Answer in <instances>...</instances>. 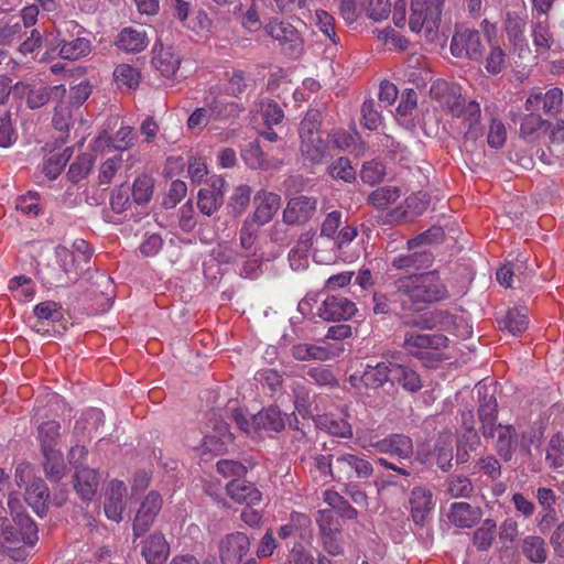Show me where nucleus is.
I'll return each instance as SVG.
<instances>
[{"mask_svg":"<svg viewBox=\"0 0 564 564\" xmlns=\"http://www.w3.org/2000/svg\"><path fill=\"white\" fill-rule=\"evenodd\" d=\"M392 361H381L376 366H367L361 380L368 388L378 389L386 382H391Z\"/></svg>","mask_w":564,"mask_h":564,"instance_id":"nucleus-37","label":"nucleus"},{"mask_svg":"<svg viewBox=\"0 0 564 564\" xmlns=\"http://www.w3.org/2000/svg\"><path fill=\"white\" fill-rule=\"evenodd\" d=\"M237 108V105L234 102L227 104L225 106L215 102L207 107L197 108L187 120V127L191 130H202L206 127L210 119L218 120L224 119L231 115Z\"/></svg>","mask_w":564,"mask_h":564,"instance_id":"nucleus-18","label":"nucleus"},{"mask_svg":"<svg viewBox=\"0 0 564 564\" xmlns=\"http://www.w3.org/2000/svg\"><path fill=\"white\" fill-rule=\"evenodd\" d=\"M448 346L447 336L441 333L425 334L417 330L405 332L402 344V348L409 356L427 368H435L448 358L446 355Z\"/></svg>","mask_w":564,"mask_h":564,"instance_id":"nucleus-2","label":"nucleus"},{"mask_svg":"<svg viewBox=\"0 0 564 564\" xmlns=\"http://www.w3.org/2000/svg\"><path fill=\"white\" fill-rule=\"evenodd\" d=\"M48 497V488L42 479L34 480L25 490L26 501L39 516L44 512Z\"/></svg>","mask_w":564,"mask_h":564,"instance_id":"nucleus-42","label":"nucleus"},{"mask_svg":"<svg viewBox=\"0 0 564 564\" xmlns=\"http://www.w3.org/2000/svg\"><path fill=\"white\" fill-rule=\"evenodd\" d=\"M324 501L336 510L338 514L347 519H356L358 516L357 510L338 492L326 490L324 492Z\"/></svg>","mask_w":564,"mask_h":564,"instance_id":"nucleus-48","label":"nucleus"},{"mask_svg":"<svg viewBox=\"0 0 564 564\" xmlns=\"http://www.w3.org/2000/svg\"><path fill=\"white\" fill-rule=\"evenodd\" d=\"M22 91L26 94V105L31 109L44 106L51 98H63L66 94L64 85L47 87L42 84L21 85Z\"/></svg>","mask_w":564,"mask_h":564,"instance_id":"nucleus-24","label":"nucleus"},{"mask_svg":"<svg viewBox=\"0 0 564 564\" xmlns=\"http://www.w3.org/2000/svg\"><path fill=\"white\" fill-rule=\"evenodd\" d=\"M528 316L525 308H510L506 316L499 322L502 329H507L512 335H519L528 328Z\"/></svg>","mask_w":564,"mask_h":564,"instance_id":"nucleus-44","label":"nucleus"},{"mask_svg":"<svg viewBox=\"0 0 564 564\" xmlns=\"http://www.w3.org/2000/svg\"><path fill=\"white\" fill-rule=\"evenodd\" d=\"M14 524L3 528L2 538L7 543L33 546L37 541V527L35 522L23 513H18L13 519Z\"/></svg>","mask_w":564,"mask_h":564,"instance_id":"nucleus-9","label":"nucleus"},{"mask_svg":"<svg viewBox=\"0 0 564 564\" xmlns=\"http://www.w3.org/2000/svg\"><path fill=\"white\" fill-rule=\"evenodd\" d=\"M317 198L299 195L291 198L283 210V221L288 225H303L316 213Z\"/></svg>","mask_w":564,"mask_h":564,"instance_id":"nucleus-12","label":"nucleus"},{"mask_svg":"<svg viewBox=\"0 0 564 564\" xmlns=\"http://www.w3.org/2000/svg\"><path fill=\"white\" fill-rule=\"evenodd\" d=\"M445 0H411L409 28L413 33L437 32Z\"/></svg>","mask_w":564,"mask_h":564,"instance_id":"nucleus-5","label":"nucleus"},{"mask_svg":"<svg viewBox=\"0 0 564 564\" xmlns=\"http://www.w3.org/2000/svg\"><path fill=\"white\" fill-rule=\"evenodd\" d=\"M99 480L97 470L88 467H76L74 488L83 500L90 501L95 497Z\"/></svg>","mask_w":564,"mask_h":564,"instance_id":"nucleus-31","label":"nucleus"},{"mask_svg":"<svg viewBox=\"0 0 564 564\" xmlns=\"http://www.w3.org/2000/svg\"><path fill=\"white\" fill-rule=\"evenodd\" d=\"M217 471L226 478L241 479L247 474L243 464L232 459H221L216 464Z\"/></svg>","mask_w":564,"mask_h":564,"instance_id":"nucleus-62","label":"nucleus"},{"mask_svg":"<svg viewBox=\"0 0 564 564\" xmlns=\"http://www.w3.org/2000/svg\"><path fill=\"white\" fill-rule=\"evenodd\" d=\"M43 456V467L46 478L53 482L59 481L64 477L66 470L63 454L61 451L54 449L44 452Z\"/></svg>","mask_w":564,"mask_h":564,"instance_id":"nucleus-41","label":"nucleus"},{"mask_svg":"<svg viewBox=\"0 0 564 564\" xmlns=\"http://www.w3.org/2000/svg\"><path fill=\"white\" fill-rule=\"evenodd\" d=\"M446 491L452 498H469L474 486L468 477L452 476L446 481Z\"/></svg>","mask_w":564,"mask_h":564,"instance_id":"nucleus-54","label":"nucleus"},{"mask_svg":"<svg viewBox=\"0 0 564 564\" xmlns=\"http://www.w3.org/2000/svg\"><path fill=\"white\" fill-rule=\"evenodd\" d=\"M250 550V539L243 532L225 535L219 542V558L221 564H257L254 557L243 561Z\"/></svg>","mask_w":564,"mask_h":564,"instance_id":"nucleus-7","label":"nucleus"},{"mask_svg":"<svg viewBox=\"0 0 564 564\" xmlns=\"http://www.w3.org/2000/svg\"><path fill=\"white\" fill-rule=\"evenodd\" d=\"M141 555L147 564H165L170 555V544L161 532H153L142 542Z\"/></svg>","mask_w":564,"mask_h":564,"instance_id":"nucleus-27","label":"nucleus"},{"mask_svg":"<svg viewBox=\"0 0 564 564\" xmlns=\"http://www.w3.org/2000/svg\"><path fill=\"white\" fill-rule=\"evenodd\" d=\"M9 289L15 292V297L20 300H30L35 294V288L31 280L25 275L13 276L9 282Z\"/></svg>","mask_w":564,"mask_h":564,"instance_id":"nucleus-60","label":"nucleus"},{"mask_svg":"<svg viewBox=\"0 0 564 564\" xmlns=\"http://www.w3.org/2000/svg\"><path fill=\"white\" fill-rule=\"evenodd\" d=\"M18 139V134L13 128L10 112L0 116V147L9 148Z\"/></svg>","mask_w":564,"mask_h":564,"instance_id":"nucleus-63","label":"nucleus"},{"mask_svg":"<svg viewBox=\"0 0 564 564\" xmlns=\"http://www.w3.org/2000/svg\"><path fill=\"white\" fill-rule=\"evenodd\" d=\"M343 348H333L329 345H314L300 343L292 347L291 352L299 361H326L339 356Z\"/></svg>","mask_w":564,"mask_h":564,"instance_id":"nucleus-26","label":"nucleus"},{"mask_svg":"<svg viewBox=\"0 0 564 564\" xmlns=\"http://www.w3.org/2000/svg\"><path fill=\"white\" fill-rule=\"evenodd\" d=\"M451 115L460 120L466 140L476 141L482 137L484 128L480 123L481 109L477 101L466 102L465 100L459 106L458 111Z\"/></svg>","mask_w":564,"mask_h":564,"instance_id":"nucleus-11","label":"nucleus"},{"mask_svg":"<svg viewBox=\"0 0 564 564\" xmlns=\"http://www.w3.org/2000/svg\"><path fill=\"white\" fill-rule=\"evenodd\" d=\"M15 208L24 215L35 217L43 210V204L39 193L29 191L17 198Z\"/></svg>","mask_w":564,"mask_h":564,"instance_id":"nucleus-55","label":"nucleus"},{"mask_svg":"<svg viewBox=\"0 0 564 564\" xmlns=\"http://www.w3.org/2000/svg\"><path fill=\"white\" fill-rule=\"evenodd\" d=\"M496 430L498 433L496 444L497 453L503 460L509 462L512 458L518 443L516 429L512 425L499 424L495 426V431Z\"/></svg>","mask_w":564,"mask_h":564,"instance_id":"nucleus-36","label":"nucleus"},{"mask_svg":"<svg viewBox=\"0 0 564 564\" xmlns=\"http://www.w3.org/2000/svg\"><path fill=\"white\" fill-rule=\"evenodd\" d=\"M362 124L369 130H376L381 124V115L372 99L365 100L361 106Z\"/></svg>","mask_w":564,"mask_h":564,"instance_id":"nucleus-61","label":"nucleus"},{"mask_svg":"<svg viewBox=\"0 0 564 564\" xmlns=\"http://www.w3.org/2000/svg\"><path fill=\"white\" fill-rule=\"evenodd\" d=\"M90 52V42L87 37H72L70 41H64L59 55L64 59L75 61L86 56Z\"/></svg>","mask_w":564,"mask_h":564,"instance_id":"nucleus-46","label":"nucleus"},{"mask_svg":"<svg viewBox=\"0 0 564 564\" xmlns=\"http://www.w3.org/2000/svg\"><path fill=\"white\" fill-rule=\"evenodd\" d=\"M240 431L252 437L264 433H279L284 430L286 414H283L276 406H269L248 419L240 410L236 409L231 415Z\"/></svg>","mask_w":564,"mask_h":564,"instance_id":"nucleus-3","label":"nucleus"},{"mask_svg":"<svg viewBox=\"0 0 564 564\" xmlns=\"http://www.w3.org/2000/svg\"><path fill=\"white\" fill-rule=\"evenodd\" d=\"M497 524L492 519H486L474 533V544L479 551H487L495 539Z\"/></svg>","mask_w":564,"mask_h":564,"instance_id":"nucleus-52","label":"nucleus"},{"mask_svg":"<svg viewBox=\"0 0 564 564\" xmlns=\"http://www.w3.org/2000/svg\"><path fill=\"white\" fill-rule=\"evenodd\" d=\"M113 78L119 88L135 89L140 84V73L129 64H120L113 70Z\"/></svg>","mask_w":564,"mask_h":564,"instance_id":"nucleus-47","label":"nucleus"},{"mask_svg":"<svg viewBox=\"0 0 564 564\" xmlns=\"http://www.w3.org/2000/svg\"><path fill=\"white\" fill-rule=\"evenodd\" d=\"M378 453L389 454L398 459H409L413 455L412 440L403 434H391L370 444Z\"/></svg>","mask_w":564,"mask_h":564,"instance_id":"nucleus-19","label":"nucleus"},{"mask_svg":"<svg viewBox=\"0 0 564 564\" xmlns=\"http://www.w3.org/2000/svg\"><path fill=\"white\" fill-rule=\"evenodd\" d=\"M163 499L158 491H150L142 500L133 520V536L144 535L155 521L162 509Z\"/></svg>","mask_w":564,"mask_h":564,"instance_id":"nucleus-8","label":"nucleus"},{"mask_svg":"<svg viewBox=\"0 0 564 564\" xmlns=\"http://www.w3.org/2000/svg\"><path fill=\"white\" fill-rule=\"evenodd\" d=\"M479 409L478 415L485 437H494L497 421V400L494 393H489L485 387L478 388Z\"/></svg>","mask_w":564,"mask_h":564,"instance_id":"nucleus-22","label":"nucleus"},{"mask_svg":"<svg viewBox=\"0 0 564 564\" xmlns=\"http://www.w3.org/2000/svg\"><path fill=\"white\" fill-rule=\"evenodd\" d=\"M93 165L94 156L89 153H83L70 164L67 176L73 183H78L89 174Z\"/></svg>","mask_w":564,"mask_h":564,"instance_id":"nucleus-51","label":"nucleus"},{"mask_svg":"<svg viewBox=\"0 0 564 564\" xmlns=\"http://www.w3.org/2000/svg\"><path fill=\"white\" fill-rule=\"evenodd\" d=\"M253 203L254 212L249 217L257 226H263L270 223L279 210L281 197L273 192L261 189L256 193Z\"/></svg>","mask_w":564,"mask_h":564,"instance_id":"nucleus-15","label":"nucleus"},{"mask_svg":"<svg viewBox=\"0 0 564 564\" xmlns=\"http://www.w3.org/2000/svg\"><path fill=\"white\" fill-rule=\"evenodd\" d=\"M328 174L335 180L351 183L356 180V170L348 158H338L328 166Z\"/></svg>","mask_w":564,"mask_h":564,"instance_id":"nucleus-53","label":"nucleus"},{"mask_svg":"<svg viewBox=\"0 0 564 564\" xmlns=\"http://www.w3.org/2000/svg\"><path fill=\"white\" fill-rule=\"evenodd\" d=\"M137 135L130 126H121L112 135H99L97 147L105 145L117 151H127L135 144Z\"/></svg>","mask_w":564,"mask_h":564,"instance_id":"nucleus-34","label":"nucleus"},{"mask_svg":"<svg viewBox=\"0 0 564 564\" xmlns=\"http://www.w3.org/2000/svg\"><path fill=\"white\" fill-rule=\"evenodd\" d=\"M447 518L458 528H471L481 518V510L467 502H455L452 503Z\"/></svg>","mask_w":564,"mask_h":564,"instance_id":"nucleus-35","label":"nucleus"},{"mask_svg":"<svg viewBox=\"0 0 564 564\" xmlns=\"http://www.w3.org/2000/svg\"><path fill=\"white\" fill-rule=\"evenodd\" d=\"M34 316L40 321L56 322L63 317L62 305L55 301H44L33 308Z\"/></svg>","mask_w":564,"mask_h":564,"instance_id":"nucleus-58","label":"nucleus"},{"mask_svg":"<svg viewBox=\"0 0 564 564\" xmlns=\"http://www.w3.org/2000/svg\"><path fill=\"white\" fill-rule=\"evenodd\" d=\"M278 536L282 540L299 536L302 541H311L313 538L311 518L306 513L293 511L289 521L279 528Z\"/></svg>","mask_w":564,"mask_h":564,"instance_id":"nucleus-25","label":"nucleus"},{"mask_svg":"<svg viewBox=\"0 0 564 564\" xmlns=\"http://www.w3.org/2000/svg\"><path fill=\"white\" fill-rule=\"evenodd\" d=\"M372 464L364 456L339 452L335 457V481L350 484L369 479L373 475Z\"/></svg>","mask_w":564,"mask_h":564,"instance_id":"nucleus-6","label":"nucleus"},{"mask_svg":"<svg viewBox=\"0 0 564 564\" xmlns=\"http://www.w3.org/2000/svg\"><path fill=\"white\" fill-rule=\"evenodd\" d=\"M356 312V304L340 295L327 296L318 308L319 317L325 321H346Z\"/></svg>","mask_w":564,"mask_h":564,"instance_id":"nucleus-17","label":"nucleus"},{"mask_svg":"<svg viewBox=\"0 0 564 564\" xmlns=\"http://www.w3.org/2000/svg\"><path fill=\"white\" fill-rule=\"evenodd\" d=\"M224 195L215 185L200 188L197 195V206L199 212L206 216H212L223 205Z\"/></svg>","mask_w":564,"mask_h":564,"instance_id":"nucleus-40","label":"nucleus"},{"mask_svg":"<svg viewBox=\"0 0 564 564\" xmlns=\"http://www.w3.org/2000/svg\"><path fill=\"white\" fill-rule=\"evenodd\" d=\"M395 295L404 310L419 311L423 305L448 297V290L437 271L413 273L395 280Z\"/></svg>","mask_w":564,"mask_h":564,"instance_id":"nucleus-1","label":"nucleus"},{"mask_svg":"<svg viewBox=\"0 0 564 564\" xmlns=\"http://www.w3.org/2000/svg\"><path fill=\"white\" fill-rule=\"evenodd\" d=\"M227 495L237 503H245L249 507L260 503L262 494L250 481L245 479H232L226 486Z\"/></svg>","mask_w":564,"mask_h":564,"instance_id":"nucleus-28","label":"nucleus"},{"mask_svg":"<svg viewBox=\"0 0 564 564\" xmlns=\"http://www.w3.org/2000/svg\"><path fill=\"white\" fill-rule=\"evenodd\" d=\"M232 440L228 424L223 421H215L213 431L207 432L202 445L206 452L223 454L227 451L228 445L232 443Z\"/></svg>","mask_w":564,"mask_h":564,"instance_id":"nucleus-29","label":"nucleus"},{"mask_svg":"<svg viewBox=\"0 0 564 564\" xmlns=\"http://www.w3.org/2000/svg\"><path fill=\"white\" fill-rule=\"evenodd\" d=\"M403 324L422 330L440 328L445 332H451L452 326L456 325V317L447 311L436 310L419 317L404 318Z\"/></svg>","mask_w":564,"mask_h":564,"instance_id":"nucleus-20","label":"nucleus"},{"mask_svg":"<svg viewBox=\"0 0 564 564\" xmlns=\"http://www.w3.org/2000/svg\"><path fill=\"white\" fill-rule=\"evenodd\" d=\"M251 187L248 185H239L235 188L228 203V210L234 216H239L246 212L251 198Z\"/></svg>","mask_w":564,"mask_h":564,"instance_id":"nucleus-49","label":"nucleus"},{"mask_svg":"<svg viewBox=\"0 0 564 564\" xmlns=\"http://www.w3.org/2000/svg\"><path fill=\"white\" fill-rule=\"evenodd\" d=\"M126 495L127 487L122 480L113 479L109 482L104 506L105 514L108 519L116 522L122 520V513L126 509Z\"/></svg>","mask_w":564,"mask_h":564,"instance_id":"nucleus-21","label":"nucleus"},{"mask_svg":"<svg viewBox=\"0 0 564 564\" xmlns=\"http://www.w3.org/2000/svg\"><path fill=\"white\" fill-rule=\"evenodd\" d=\"M545 462L554 470L564 466V437L554 434L545 447Z\"/></svg>","mask_w":564,"mask_h":564,"instance_id":"nucleus-45","label":"nucleus"},{"mask_svg":"<svg viewBox=\"0 0 564 564\" xmlns=\"http://www.w3.org/2000/svg\"><path fill=\"white\" fill-rule=\"evenodd\" d=\"M308 379L318 387L334 388L338 380L334 372L324 366L312 367L306 372Z\"/></svg>","mask_w":564,"mask_h":564,"instance_id":"nucleus-57","label":"nucleus"},{"mask_svg":"<svg viewBox=\"0 0 564 564\" xmlns=\"http://www.w3.org/2000/svg\"><path fill=\"white\" fill-rule=\"evenodd\" d=\"M55 256L59 268L66 274L75 273L77 275V270L82 269L83 267L80 260L77 259L76 254L64 246H57L55 248Z\"/></svg>","mask_w":564,"mask_h":564,"instance_id":"nucleus-56","label":"nucleus"},{"mask_svg":"<svg viewBox=\"0 0 564 564\" xmlns=\"http://www.w3.org/2000/svg\"><path fill=\"white\" fill-rule=\"evenodd\" d=\"M315 425L321 431L340 438H351L352 427L344 417L335 414H321L314 419Z\"/></svg>","mask_w":564,"mask_h":564,"instance_id":"nucleus-33","label":"nucleus"},{"mask_svg":"<svg viewBox=\"0 0 564 564\" xmlns=\"http://www.w3.org/2000/svg\"><path fill=\"white\" fill-rule=\"evenodd\" d=\"M541 102L543 104V112L546 116H557L563 106V90L558 87H553L545 94H542L539 89L531 91L524 104L525 110L536 111L540 109Z\"/></svg>","mask_w":564,"mask_h":564,"instance_id":"nucleus-13","label":"nucleus"},{"mask_svg":"<svg viewBox=\"0 0 564 564\" xmlns=\"http://www.w3.org/2000/svg\"><path fill=\"white\" fill-rule=\"evenodd\" d=\"M401 196L398 186L384 185L376 188L367 196V204L377 210H384L393 205Z\"/></svg>","mask_w":564,"mask_h":564,"instance_id":"nucleus-38","label":"nucleus"},{"mask_svg":"<svg viewBox=\"0 0 564 564\" xmlns=\"http://www.w3.org/2000/svg\"><path fill=\"white\" fill-rule=\"evenodd\" d=\"M547 120L542 119L540 115L531 113L525 115L520 122V135L524 139L534 140L538 138L539 132L545 129Z\"/></svg>","mask_w":564,"mask_h":564,"instance_id":"nucleus-50","label":"nucleus"},{"mask_svg":"<svg viewBox=\"0 0 564 564\" xmlns=\"http://www.w3.org/2000/svg\"><path fill=\"white\" fill-rule=\"evenodd\" d=\"M433 253L430 250L423 249L395 256L391 260V267L395 270L413 274L415 271L430 268L433 264Z\"/></svg>","mask_w":564,"mask_h":564,"instance_id":"nucleus-23","label":"nucleus"},{"mask_svg":"<svg viewBox=\"0 0 564 564\" xmlns=\"http://www.w3.org/2000/svg\"><path fill=\"white\" fill-rule=\"evenodd\" d=\"M384 175V164L376 160L364 163L360 172V177L362 182L371 186L380 183L383 180Z\"/></svg>","mask_w":564,"mask_h":564,"instance_id":"nucleus-59","label":"nucleus"},{"mask_svg":"<svg viewBox=\"0 0 564 564\" xmlns=\"http://www.w3.org/2000/svg\"><path fill=\"white\" fill-rule=\"evenodd\" d=\"M169 40V37L166 39ZM152 65L162 76L170 78L181 65V55L172 43L159 39L152 50Z\"/></svg>","mask_w":564,"mask_h":564,"instance_id":"nucleus-10","label":"nucleus"},{"mask_svg":"<svg viewBox=\"0 0 564 564\" xmlns=\"http://www.w3.org/2000/svg\"><path fill=\"white\" fill-rule=\"evenodd\" d=\"M61 424L55 420L46 421L37 427L42 453L57 449Z\"/></svg>","mask_w":564,"mask_h":564,"instance_id":"nucleus-43","label":"nucleus"},{"mask_svg":"<svg viewBox=\"0 0 564 564\" xmlns=\"http://www.w3.org/2000/svg\"><path fill=\"white\" fill-rule=\"evenodd\" d=\"M411 516L415 524L423 525L431 517L435 501L433 492L425 487H414L409 498Z\"/></svg>","mask_w":564,"mask_h":564,"instance_id":"nucleus-16","label":"nucleus"},{"mask_svg":"<svg viewBox=\"0 0 564 564\" xmlns=\"http://www.w3.org/2000/svg\"><path fill=\"white\" fill-rule=\"evenodd\" d=\"M391 383L400 386L405 392L414 394L423 387V381L419 372L403 364L393 362Z\"/></svg>","mask_w":564,"mask_h":564,"instance_id":"nucleus-30","label":"nucleus"},{"mask_svg":"<svg viewBox=\"0 0 564 564\" xmlns=\"http://www.w3.org/2000/svg\"><path fill=\"white\" fill-rule=\"evenodd\" d=\"M460 90V86L457 84L436 79L430 88V94L448 113H454L465 101Z\"/></svg>","mask_w":564,"mask_h":564,"instance_id":"nucleus-14","label":"nucleus"},{"mask_svg":"<svg viewBox=\"0 0 564 564\" xmlns=\"http://www.w3.org/2000/svg\"><path fill=\"white\" fill-rule=\"evenodd\" d=\"M300 150L305 161L319 164L325 158L327 145L321 137L317 112H308L300 123Z\"/></svg>","mask_w":564,"mask_h":564,"instance_id":"nucleus-4","label":"nucleus"},{"mask_svg":"<svg viewBox=\"0 0 564 564\" xmlns=\"http://www.w3.org/2000/svg\"><path fill=\"white\" fill-rule=\"evenodd\" d=\"M522 554L534 564H542L547 558V547L543 538L528 535L521 542Z\"/></svg>","mask_w":564,"mask_h":564,"instance_id":"nucleus-39","label":"nucleus"},{"mask_svg":"<svg viewBox=\"0 0 564 564\" xmlns=\"http://www.w3.org/2000/svg\"><path fill=\"white\" fill-rule=\"evenodd\" d=\"M153 194V184L149 177H138L132 187V197L138 204H145Z\"/></svg>","mask_w":564,"mask_h":564,"instance_id":"nucleus-64","label":"nucleus"},{"mask_svg":"<svg viewBox=\"0 0 564 564\" xmlns=\"http://www.w3.org/2000/svg\"><path fill=\"white\" fill-rule=\"evenodd\" d=\"M245 163L253 170L278 169L282 161L275 158H269L261 149L258 141L250 142L242 151Z\"/></svg>","mask_w":564,"mask_h":564,"instance_id":"nucleus-32","label":"nucleus"}]
</instances>
